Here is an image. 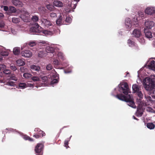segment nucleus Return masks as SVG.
<instances>
[{
	"mask_svg": "<svg viewBox=\"0 0 155 155\" xmlns=\"http://www.w3.org/2000/svg\"><path fill=\"white\" fill-rule=\"evenodd\" d=\"M147 110L149 112H153L152 109L150 107H148L147 109Z\"/></svg>",
	"mask_w": 155,
	"mask_h": 155,
	"instance_id": "774afa93",
	"label": "nucleus"
},
{
	"mask_svg": "<svg viewBox=\"0 0 155 155\" xmlns=\"http://www.w3.org/2000/svg\"><path fill=\"white\" fill-rule=\"evenodd\" d=\"M133 35L135 37L138 38L141 35V33L139 30L135 29L133 31Z\"/></svg>",
	"mask_w": 155,
	"mask_h": 155,
	"instance_id": "dca6fc26",
	"label": "nucleus"
},
{
	"mask_svg": "<svg viewBox=\"0 0 155 155\" xmlns=\"http://www.w3.org/2000/svg\"><path fill=\"white\" fill-rule=\"evenodd\" d=\"M8 51H10V50H6L4 47L0 46V54L2 56H8L9 54Z\"/></svg>",
	"mask_w": 155,
	"mask_h": 155,
	"instance_id": "0eeeda50",
	"label": "nucleus"
},
{
	"mask_svg": "<svg viewBox=\"0 0 155 155\" xmlns=\"http://www.w3.org/2000/svg\"><path fill=\"white\" fill-rule=\"evenodd\" d=\"M23 138L25 140H28L30 141H32L33 139L30 138L29 136H27V135H24L23 137Z\"/></svg>",
	"mask_w": 155,
	"mask_h": 155,
	"instance_id": "37998d69",
	"label": "nucleus"
},
{
	"mask_svg": "<svg viewBox=\"0 0 155 155\" xmlns=\"http://www.w3.org/2000/svg\"><path fill=\"white\" fill-rule=\"evenodd\" d=\"M38 9V12L41 13H43L45 12V7L43 6L39 7Z\"/></svg>",
	"mask_w": 155,
	"mask_h": 155,
	"instance_id": "473e14b6",
	"label": "nucleus"
},
{
	"mask_svg": "<svg viewBox=\"0 0 155 155\" xmlns=\"http://www.w3.org/2000/svg\"><path fill=\"white\" fill-rule=\"evenodd\" d=\"M40 21L41 26L45 28H48L52 25L51 21L47 19L42 18Z\"/></svg>",
	"mask_w": 155,
	"mask_h": 155,
	"instance_id": "20e7f679",
	"label": "nucleus"
},
{
	"mask_svg": "<svg viewBox=\"0 0 155 155\" xmlns=\"http://www.w3.org/2000/svg\"><path fill=\"white\" fill-rule=\"evenodd\" d=\"M148 68L151 70L155 71V61H151L149 65Z\"/></svg>",
	"mask_w": 155,
	"mask_h": 155,
	"instance_id": "6ab92c4d",
	"label": "nucleus"
},
{
	"mask_svg": "<svg viewBox=\"0 0 155 155\" xmlns=\"http://www.w3.org/2000/svg\"><path fill=\"white\" fill-rule=\"evenodd\" d=\"M74 1H76L77 2L75 4L73 3V6L72 7L74 9H75L76 6L78 2L80 0H74Z\"/></svg>",
	"mask_w": 155,
	"mask_h": 155,
	"instance_id": "680f3d73",
	"label": "nucleus"
},
{
	"mask_svg": "<svg viewBox=\"0 0 155 155\" xmlns=\"http://www.w3.org/2000/svg\"><path fill=\"white\" fill-rule=\"evenodd\" d=\"M42 28L38 23H35L30 29V31L36 34H40L42 32Z\"/></svg>",
	"mask_w": 155,
	"mask_h": 155,
	"instance_id": "7ed1b4c3",
	"label": "nucleus"
},
{
	"mask_svg": "<svg viewBox=\"0 0 155 155\" xmlns=\"http://www.w3.org/2000/svg\"><path fill=\"white\" fill-rule=\"evenodd\" d=\"M55 65H58L59 64V63L58 60L54 59L53 61Z\"/></svg>",
	"mask_w": 155,
	"mask_h": 155,
	"instance_id": "bf43d9fd",
	"label": "nucleus"
},
{
	"mask_svg": "<svg viewBox=\"0 0 155 155\" xmlns=\"http://www.w3.org/2000/svg\"><path fill=\"white\" fill-rule=\"evenodd\" d=\"M29 13L27 11H24L20 15V18L24 21H27L29 19Z\"/></svg>",
	"mask_w": 155,
	"mask_h": 155,
	"instance_id": "423d86ee",
	"label": "nucleus"
},
{
	"mask_svg": "<svg viewBox=\"0 0 155 155\" xmlns=\"http://www.w3.org/2000/svg\"><path fill=\"white\" fill-rule=\"evenodd\" d=\"M145 97L147 101V103H146L147 104L149 105L153 102V100L150 96H145Z\"/></svg>",
	"mask_w": 155,
	"mask_h": 155,
	"instance_id": "393cba45",
	"label": "nucleus"
},
{
	"mask_svg": "<svg viewBox=\"0 0 155 155\" xmlns=\"http://www.w3.org/2000/svg\"><path fill=\"white\" fill-rule=\"evenodd\" d=\"M46 53L44 51L43 49H40L38 53V56L40 58H43L46 55Z\"/></svg>",
	"mask_w": 155,
	"mask_h": 155,
	"instance_id": "f3484780",
	"label": "nucleus"
},
{
	"mask_svg": "<svg viewBox=\"0 0 155 155\" xmlns=\"http://www.w3.org/2000/svg\"><path fill=\"white\" fill-rule=\"evenodd\" d=\"M46 68L48 70H50L53 68V66L51 64H49L47 66Z\"/></svg>",
	"mask_w": 155,
	"mask_h": 155,
	"instance_id": "a18cd8bd",
	"label": "nucleus"
},
{
	"mask_svg": "<svg viewBox=\"0 0 155 155\" xmlns=\"http://www.w3.org/2000/svg\"><path fill=\"white\" fill-rule=\"evenodd\" d=\"M143 84L146 90L150 92L155 87V75H151L150 78H146L143 81Z\"/></svg>",
	"mask_w": 155,
	"mask_h": 155,
	"instance_id": "f03ea898",
	"label": "nucleus"
},
{
	"mask_svg": "<svg viewBox=\"0 0 155 155\" xmlns=\"http://www.w3.org/2000/svg\"><path fill=\"white\" fill-rule=\"evenodd\" d=\"M50 15L51 17L52 18H54L56 17L57 14L55 13L52 12L50 14Z\"/></svg>",
	"mask_w": 155,
	"mask_h": 155,
	"instance_id": "603ef678",
	"label": "nucleus"
},
{
	"mask_svg": "<svg viewBox=\"0 0 155 155\" xmlns=\"http://www.w3.org/2000/svg\"><path fill=\"white\" fill-rule=\"evenodd\" d=\"M46 7L48 10L50 11H52L54 9V6L52 5L49 4L47 5H46Z\"/></svg>",
	"mask_w": 155,
	"mask_h": 155,
	"instance_id": "7c9ffc66",
	"label": "nucleus"
},
{
	"mask_svg": "<svg viewBox=\"0 0 155 155\" xmlns=\"http://www.w3.org/2000/svg\"><path fill=\"white\" fill-rule=\"evenodd\" d=\"M20 70L21 72H24L26 71V70H27V69L23 67L21 68H20Z\"/></svg>",
	"mask_w": 155,
	"mask_h": 155,
	"instance_id": "e2e57ef3",
	"label": "nucleus"
},
{
	"mask_svg": "<svg viewBox=\"0 0 155 155\" xmlns=\"http://www.w3.org/2000/svg\"><path fill=\"white\" fill-rule=\"evenodd\" d=\"M58 58L64 60V58L63 55V54L61 52H59L58 54Z\"/></svg>",
	"mask_w": 155,
	"mask_h": 155,
	"instance_id": "79ce46f5",
	"label": "nucleus"
},
{
	"mask_svg": "<svg viewBox=\"0 0 155 155\" xmlns=\"http://www.w3.org/2000/svg\"><path fill=\"white\" fill-rule=\"evenodd\" d=\"M32 75L28 73H25L23 74V77L25 78L28 79L31 77Z\"/></svg>",
	"mask_w": 155,
	"mask_h": 155,
	"instance_id": "c756f323",
	"label": "nucleus"
},
{
	"mask_svg": "<svg viewBox=\"0 0 155 155\" xmlns=\"http://www.w3.org/2000/svg\"><path fill=\"white\" fill-rule=\"evenodd\" d=\"M145 13L149 15H152L155 13V8L152 7H147L145 10Z\"/></svg>",
	"mask_w": 155,
	"mask_h": 155,
	"instance_id": "1a4fd4ad",
	"label": "nucleus"
},
{
	"mask_svg": "<svg viewBox=\"0 0 155 155\" xmlns=\"http://www.w3.org/2000/svg\"><path fill=\"white\" fill-rule=\"evenodd\" d=\"M119 91L120 92L123 93L126 96L122 94H120L115 95L114 96L120 100L124 101L127 103V104L129 106L136 108V107L133 101V97L130 94H128L129 89L128 85L126 82L121 83L119 85Z\"/></svg>",
	"mask_w": 155,
	"mask_h": 155,
	"instance_id": "f257e3e1",
	"label": "nucleus"
},
{
	"mask_svg": "<svg viewBox=\"0 0 155 155\" xmlns=\"http://www.w3.org/2000/svg\"><path fill=\"white\" fill-rule=\"evenodd\" d=\"M11 32L12 34L14 35L17 34L18 33L17 29L13 28L11 29Z\"/></svg>",
	"mask_w": 155,
	"mask_h": 155,
	"instance_id": "a19ab883",
	"label": "nucleus"
},
{
	"mask_svg": "<svg viewBox=\"0 0 155 155\" xmlns=\"http://www.w3.org/2000/svg\"><path fill=\"white\" fill-rule=\"evenodd\" d=\"M125 24L127 28L130 29L132 26V22L129 18H127L126 19Z\"/></svg>",
	"mask_w": 155,
	"mask_h": 155,
	"instance_id": "ddd939ff",
	"label": "nucleus"
},
{
	"mask_svg": "<svg viewBox=\"0 0 155 155\" xmlns=\"http://www.w3.org/2000/svg\"><path fill=\"white\" fill-rule=\"evenodd\" d=\"M36 44V42L35 41H31L28 43V45L31 47L35 46Z\"/></svg>",
	"mask_w": 155,
	"mask_h": 155,
	"instance_id": "ea45409f",
	"label": "nucleus"
},
{
	"mask_svg": "<svg viewBox=\"0 0 155 155\" xmlns=\"http://www.w3.org/2000/svg\"><path fill=\"white\" fill-rule=\"evenodd\" d=\"M145 28L150 29L155 25V23L151 20H147L144 22Z\"/></svg>",
	"mask_w": 155,
	"mask_h": 155,
	"instance_id": "39448f33",
	"label": "nucleus"
},
{
	"mask_svg": "<svg viewBox=\"0 0 155 155\" xmlns=\"http://www.w3.org/2000/svg\"><path fill=\"white\" fill-rule=\"evenodd\" d=\"M6 84L8 86H12L15 85V84L14 82L9 81Z\"/></svg>",
	"mask_w": 155,
	"mask_h": 155,
	"instance_id": "c03bdc74",
	"label": "nucleus"
},
{
	"mask_svg": "<svg viewBox=\"0 0 155 155\" xmlns=\"http://www.w3.org/2000/svg\"><path fill=\"white\" fill-rule=\"evenodd\" d=\"M10 68L13 71H15L17 70L16 67L14 65H11L10 66Z\"/></svg>",
	"mask_w": 155,
	"mask_h": 155,
	"instance_id": "5fc2aeb1",
	"label": "nucleus"
},
{
	"mask_svg": "<svg viewBox=\"0 0 155 155\" xmlns=\"http://www.w3.org/2000/svg\"><path fill=\"white\" fill-rule=\"evenodd\" d=\"M41 79L43 81H46L48 80V78L46 76H44L42 77Z\"/></svg>",
	"mask_w": 155,
	"mask_h": 155,
	"instance_id": "052dcab7",
	"label": "nucleus"
},
{
	"mask_svg": "<svg viewBox=\"0 0 155 155\" xmlns=\"http://www.w3.org/2000/svg\"><path fill=\"white\" fill-rule=\"evenodd\" d=\"M45 52L48 53H53L54 50V48L49 46H47L45 48Z\"/></svg>",
	"mask_w": 155,
	"mask_h": 155,
	"instance_id": "aec40b11",
	"label": "nucleus"
},
{
	"mask_svg": "<svg viewBox=\"0 0 155 155\" xmlns=\"http://www.w3.org/2000/svg\"><path fill=\"white\" fill-rule=\"evenodd\" d=\"M150 92V94L152 95V97L155 98V88Z\"/></svg>",
	"mask_w": 155,
	"mask_h": 155,
	"instance_id": "09e8293b",
	"label": "nucleus"
},
{
	"mask_svg": "<svg viewBox=\"0 0 155 155\" xmlns=\"http://www.w3.org/2000/svg\"><path fill=\"white\" fill-rule=\"evenodd\" d=\"M32 21L34 22H37L39 20V18L38 16L34 15L31 18Z\"/></svg>",
	"mask_w": 155,
	"mask_h": 155,
	"instance_id": "f704fd0d",
	"label": "nucleus"
},
{
	"mask_svg": "<svg viewBox=\"0 0 155 155\" xmlns=\"http://www.w3.org/2000/svg\"><path fill=\"white\" fill-rule=\"evenodd\" d=\"M21 54L22 56L26 58H29L32 56V54L31 52L29 50H25L21 52Z\"/></svg>",
	"mask_w": 155,
	"mask_h": 155,
	"instance_id": "9d476101",
	"label": "nucleus"
},
{
	"mask_svg": "<svg viewBox=\"0 0 155 155\" xmlns=\"http://www.w3.org/2000/svg\"><path fill=\"white\" fill-rule=\"evenodd\" d=\"M137 95L140 97L142 98L143 96L140 90L136 92Z\"/></svg>",
	"mask_w": 155,
	"mask_h": 155,
	"instance_id": "49530a36",
	"label": "nucleus"
},
{
	"mask_svg": "<svg viewBox=\"0 0 155 155\" xmlns=\"http://www.w3.org/2000/svg\"><path fill=\"white\" fill-rule=\"evenodd\" d=\"M12 21L14 23H18L20 21V19L19 18L14 17L12 18Z\"/></svg>",
	"mask_w": 155,
	"mask_h": 155,
	"instance_id": "72a5a7b5",
	"label": "nucleus"
},
{
	"mask_svg": "<svg viewBox=\"0 0 155 155\" xmlns=\"http://www.w3.org/2000/svg\"><path fill=\"white\" fill-rule=\"evenodd\" d=\"M9 10L13 13H15L16 11V8L12 6H10L9 7Z\"/></svg>",
	"mask_w": 155,
	"mask_h": 155,
	"instance_id": "c9c22d12",
	"label": "nucleus"
},
{
	"mask_svg": "<svg viewBox=\"0 0 155 155\" xmlns=\"http://www.w3.org/2000/svg\"><path fill=\"white\" fill-rule=\"evenodd\" d=\"M1 8H3V9L5 11H7L8 9V6H3V5H2L1 6Z\"/></svg>",
	"mask_w": 155,
	"mask_h": 155,
	"instance_id": "6e6d98bb",
	"label": "nucleus"
},
{
	"mask_svg": "<svg viewBox=\"0 0 155 155\" xmlns=\"http://www.w3.org/2000/svg\"><path fill=\"white\" fill-rule=\"evenodd\" d=\"M141 109L137 108V114L138 116L140 117L143 114L142 112L141 111Z\"/></svg>",
	"mask_w": 155,
	"mask_h": 155,
	"instance_id": "58836bf2",
	"label": "nucleus"
},
{
	"mask_svg": "<svg viewBox=\"0 0 155 155\" xmlns=\"http://www.w3.org/2000/svg\"><path fill=\"white\" fill-rule=\"evenodd\" d=\"M62 18L61 16H60L56 21V23L57 25L60 26L62 24Z\"/></svg>",
	"mask_w": 155,
	"mask_h": 155,
	"instance_id": "b1692460",
	"label": "nucleus"
},
{
	"mask_svg": "<svg viewBox=\"0 0 155 155\" xmlns=\"http://www.w3.org/2000/svg\"><path fill=\"white\" fill-rule=\"evenodd\" d=\"M13 52L15 55H18L20 53V48L18 47L15 48L13 50Z\"/></svg>",
	"mask_w": 155,
	"mask_h": 155,
	"instance_id": "bb28decb",
	"label": "nucleus"
},
{
	"mask_svg": "<svg viewBox=\"0 0 155 155\" xmlns=\"http://www.w3.org/2000/svg\"><path fill=\"white\" fill-rule=\"evenodd\" d=\"M11 2L13 5L19 7H22L24 5L22 2L19 0H12Z\"/></svg>",
	"mask_w": 155,
	"mask_h": 155,
	"instance_id": "9b49d317",
	"label": "nucleus"
},
{
	"mask_svg": "<svg viewBox=\"0 0 155 155\" xmlns=\"http://www.w3.org/2000/svg\"><path fill=\"white\" fill-rule=\"evenodd\" d=\"M138 14L139 16L143 17V13L142 11H139L138 12Z\"/></svg>",
	"mask_w": 155,
	"mask_h": 155,
	"instance_id": "69168bd1",
	"label": "nucleus"
},
{
	"mask_svg": "<svg viewBox=\"0 0 155 155\" xmlns=\"http://www.w3.org/2000/svg\"><path fill=\"white\" fill-rule=\"evenodd\" d=\"M144 32L146 37L147 38H151L152 37V35L151 32L144 28Z\"/></svg>",
	"mask_w": 155,
	"mask_h": 155,
	"instance_id": "2eb2a0df",
	"label": "nucleus"
},
{
	"mask_svg": "<svg viewBox=\"0 0 155 155\" xmlns=\"http://www.w3.org/2000/svg\"><path fill=\"white\" fill-rule=\"evenodd\" d=\"M42 32L45 35H51L53 34V32L52 31L48 30L43 31L42 30Z\"/></svg>",
	"mask_w": 155,
	"mask_h": 155,
	"instance_id": "a878e982",
	"label": "nucleus"
},
{
	"mask_svg": "<svg viewBox=\"0 0 155 155\" xmlns=\"http://www.w3.org/2000/svg\"><path fill=\"white\" fill-rule=\"evenodd\" d=\"M137 103L138 105L137 108L141 109L142 110L144 108L143 107L146 106L147 105L146 103L143 101H141L140 99L137 101Z\"/></svg>",
	"mask_w": 155,
	"mask_h": 155,
	"instance_id": "f8f14e48",
	"label": "nucleus"
},
{
	"mask_svg": "<svg viewBox=\"0 0 155 155\" xmlns=\"http://www.w3.org/2000/svg\"><path fill=\"white\" fill-rule=\"evenodd\" d=\"M17 64L18 66H23L25 64V61L22 59H19L16 61Z\"/></svg>",
	"mask_w": 155,
	"mask_h": 155,
	"instance_id": "4be33fe9",
	"label": "nucleus"
},
{
	"mask_svg": "<svg viewBox=\"0 0 155 155\" xmlns=\"http://www.w3.org/2000/svg\"><path fill=\"white\" fill-rule=\"evenodd\" d=\"M6 67L4 64H1L0 65V71L1 70H4L6 69ZM2 75V72H0V82H2V80L1 79Z\"/></svg>",
	"mask_w": 155,
	"mask_h": 155,
	"instance_id": "412c9836",
	"label": "nucleus"
},
{
	"mask_svg": "<svg viewBox=\"0 0 155 155\" xmlns=\"http://www.w3.org/2000/svg\"><path fill=\"white\" fill-rule=\"evenodd\" d=\"M5 24L3 21H0V28H2L4 27Z\"/></svg>",
	"mask_w": 155,
	"mask_h": 155,
	"instance_id": "4d7b16f0",
	"label": "nucleus"
},
{
	"mask_svg": "<svg viewBox=\"0 0 155 155\" xmlns=\"http://www.w3.org/2000/svg\"><path fill=\"white\" fill-rule=\"evenodd\" d=\"M27 87H33V85L32 84L27 83L26 84Z\"/></svg>",
	"mask_w": 155,
	"mask_h": 155,
	"instance_id": "338daca9",
	"label": "nucleus"
},
{
	"mask_svg": "<svg viewBox=\"0 0 155 155\" xmlns=\"http://www.w3.org/2000/svg\"><path fill=\"white\" fill-rule=\"evenodd\" d=\"M2 3L4 5H8L9 4V2L7 0H4Z\"/></svg>",
	"mask_w": 155,
	"mask_h": 155,
	"instance_id": "0e129e2a",
	"label": "nucleus"
},
{
	"mask_svg": "<svg viewBox=\"0 0 155 155\" xmlns=\"http://www.w3.org/2000/svg\"><path fill=\"white\" fill-rule=\"evenodd\" d=\"M147 126L150 129H153L154 128L155 126L153 123H148L147 124Z\"/></svg>",
	"mask_w": 155,
	"mask_h": 155,
	"instance_id": "5701e85b",
	"label": "nucleus"
},
{
	"mask_svg": "<svg viewBox=\"0 0 155 155\" xmlns=\"http://www.w3.org/2000/svg\"><path fill=\"white\" fill-rule=\"evenodd\" d=\"M58 82V80L57 79H54L51 82V84L52 85L54 84L57 83Z\"/></svg>",
	"mask_w": 155,
	"mask_h": 155,
	"instance_id": "864d4df0",
	"label": "nucleus"
},
{
	"mask_svg": "<svg viewBox=\"0 0 155 155\" xmlns=\"http://www.w3.org/2000/svg\"><path fill=\"white\" fill-rule=\"evenodd\" d=\"M53 5L58 7H61L63 6V3L60 1L58 0H55L53 2Z\"/></svg>",
	"mask_w": 155,
	"mask_h": 155,
	"instance_id": "4468645a",
	"label": "nucleus"
},
{
	"mask_svg": "<svg viewBox=\"0 0 155 155\" xmlns=\"http://www.w3.org/2000/svg\"><path fill=\"white\" fill-rule=\"evenodd\" d=\"M3 72L5 74H10V70L8 69H6L4 70L3 71Z\"/></svg>",
	"mask_w": 155,
	"mask_h": 155,
	"instance_id": "8fccbe9b",
	"label": "nucleus"
},
{
	"mask_svg": "<svg viewBox=\"0 0 155 155\" xmlns=\"http://www.w3.org/2000/svg\"><path fill=\"white\" fill-rule=\"evenodd\" d=\"M38 134L40 136H41L42 137H43L45 135V133L42 131L40 130L39 131V132L38 133Z\"/></svg>",
	"mask_w": 155,
	"mask_h": 155,
	"instance_id": "3c124183",
	"label": "nucleus"
},
{
	"mask_svg": "<svg viewBox=\"0 0 155 155\" xmlns=\"http://www.w3.org/2000/svg\"><path fill=\"white\" fill-rule=\"evenodd\" d=\"M31 79L34 81H38L40 80V79L38 77L36 76L31 77Z\"/></svg>",
	"mask_w": 155,
	"mask_h": 155,
	"instance_id": "4c0bfd02",
	"label": "nucleus"
},
{
	"mask_svg": "<svg viewBox=\"0 0 155 155\" xmlns=\"http://www.w3.org/2000/svg\"><path fill=\"white\" fill-rule=\"evenodd\" d=\"M72 21V19L70 17H68L66 18L65 21L68 23H70Z\"/></svg>",
	"mask_w": 155,
	"mask_h": 155,
	"instance_id": "de8ad7c7",
	"label": "nucleus"
},
{
	"mask_svg": "<svg viewBox=\"0 0 155 155\" xmlns=\"http://www.w3.org/2000/svg\"><path fill=\"white\" fill-rule=\"evenodd\" d=\"M69 140H65V141H64V146L65 147H66L67 148H68V142Z\"/></svg>",
	"mask_w": 155,
	"mask_h": 155,
	"instance_id": "13d9d810",
	"label": "nucleus"
},
{
	"mask_svg": "<svg viewBox=\"0 0 155 155\" xmlns=\"http://www.w3.org/2000/svg\"><path fill=\"white\" fill-rule=\"evenodd\" d=\"M26 84L24 83H21L19 84L18 86L19 88L20 89H24L27 87Z\"/></svg>",
	"mask_w": 155,
	"mask_h": 155,
	"instance_id": "c85d7f7f",
	"label": "nucleus"
},
{
	"mask_svg": "<svg viewBox=\"0 0 155 155\" xmlns=\"http://www.w3.org/2000/svg\"><path fill=\"white\" fill-rule=\"evenodd\" d=\"M9 77H10L9 79L10 80L16 81L18 79L17 78L14 74H10L9 75Z\"/></svg>",
	"mask_w": 155,
	"mask_h": 155,
	"instance_id": "2f4dec72",
	"label": "nucleus"
},
{
	"mask_svg": "<svg viewBox=\"0 0 155 155\" xmlns=\"http://www.w3.org/2000/svg\"><path fill=\"white\" fill-rule=\"evenodd\" d=\"M132 89L134 93H136L141 90L140 87L136 84H134L133 85Z\"/></svg>",
	"mask_w": 155,
	"mask_h": 155,
	"instance_id": "a211bd4d",
	"label": "nucleus"
},
{
	"mask_svg": "<svg viewBox=\"0 0 155 155\" xmlns=\"http://www.w3.org/2000/svg\"><path fill=\"white\" fill-rule=\"evenodd\" d=\"M30 68L34 71H39L40 69V67L34 65H31L30 66Z\"/></svg>",
	"mask_w": 155,
	"mask_h": 155,
	"instance_id": "cd10ccee",
	"label": "nucleus"
},
{
	"mask_svg": "<svg viewBox=\"0 0 155 155\" xmlns=\"http://www.w3.org/2000/svg\"><path fill=\"white\" fill-rule=\"evenodd\" d=\"M43 145L42 143H38L36 146L35 150L37 153H41L39 155H42L41 152L43 150Z\"/></svg>",
	"mask_w": 155,
	"mask_h": 155,
	"instance_id": "6e6552de",
	"label": "nucleus"
},
{
	"mask_svg": "<svg viewBox=\"0 0 155 155\" xmlns=\"http://www.w3.org/2000/svg\"><path fill=\"white\" fill-rule=\"evenodd\" d=\"M127 44L130 47H132L134 45V42L130 39L128 40Z\"/></svg>",
	"mask_w": 155,
	"mask_h": 155,
	"instance_id": "e433bc0d",
	"label": "nucleus"
}]
</instances>
